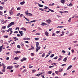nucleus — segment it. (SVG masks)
I'll list each match as a JSON object with an SVG mask.
<instances>
[{
  "label": "nucleus",
  "instance_id": "nucleus-30",
  "mask_svg": "<svg viewBox=\"0 0 78 78\" xmlns=\"http://www.w3.org/2000/svg\"><path fill=\"white\" fill-rule=\"evenodd\" d=\"M48 9H49V11H50L52 12H54V11L53 10H51V9H49V8H48Z\"/></svg>",
  "mask_w": 78,
  "mask_h": 78
},
{
  "label": "nucleus",
  "instance_id": "nucleus-45",
  "mask_svg": "<svg viewBox=\"0 0 78 78\" xmlns=\"http://www.w3.org/2000/svg\"><path fill=\"white\" fill-rule=\"evenodd\" d=\"M60 33V31H57L56 32V33L57 34H58V33Z\"/></svg>",
  "mask_w": 78,
  "mask_h": 78
},
{
  "label": "nucleus",
  "instance_id": "nucleus-52",
  "mask_svg": "<svg viewBox=\"0 0 78 78\" xmlns=\"http://www.w3.org/2000/svg\"><path fill=\"white\" fill-rule=\"evenodd\" d=\"M52 36H55V35H55V34L53 33L52 34Z\"/></svg>",
  "mask_w": 78,
  "mask_h": 78
},
{
  "label": "nucleus",
  "instance_id": "nucleus-47",
  "mask_svg": "<svg viewBox=\"0 0 78 78\" xmlns=\"http://www.w3.org/2000/svg\"><path fill=\"white\" fill-rule=\"evenodd\" d=\"M45 23H43L41 24V25L42 26H44L45 25Z\"/></svg>",
  "mask_w": 78,
  "mask_h": 78
},
{
  "label": "nucleus",
  "instance_id": "nucleus-3",
  "mask_svg": "<svg viewBox=\"0 0 78 78\" xmlns=\"http://www.w3.org/2000/svg\"><path fill=\"white\" fill-rule=\"evenodd\" d=\"M13 68V66H9L7 67V69H8V70H9V69H12Z\"/></svg>",
  "mask_w": 78,
  "mask_h": 78
},
{
  "label": "nucleus",
  "instance_id": "nucleus-14",
  "mask_svg": "<svg viewBox=\"0 0 78 78\" xmlns=\"http://www.w3.org/2000/svg\"><path fill=\"white\" fill-rule=\"evenodd\" d=\"M63 71V69L62 68H60L59 69V72H62Z\"/></svg>",
  "mask_w": 78,
  "mask_h": 78
},
{
  "label": "nucleus",
  "instance_id": "nucleus-9",
  "mask_svg": "<svg viewBox=\"0 0 78 78\" xmlns=\"http://www.w3.org/2000/svg\"><path fill=\"white\" fill-rule=\"evenodd\" d=\"M9 13L11 15H12V14H13V12H12V10L9 11Z\"/></svg>",
  "mask_w": 78,
  "mask_h": 78
},
{
  "label": "nucleus",
  "instance_id": "nucleus-18",
  "mask_svg": "<svg viewBox=\"0 0 78 78\" xmlns=\"http://www.w3.org/2000/svg\"><path fill=\"white\" fill-rule=\"evenodd\" d=\"M72 65H70L68 68L67 70H69V69H71V68H72Z\"/></svg>",
  "mask_w": 78,
  "mask_h": 78
},
{
  "label": "nucleus",
  "instance_id": "nucleus-22",
  "mask_svg": "<svg viewBox=\"0 0 78 78\" xmlns=\"http://www.w3.org/2000/svg\"><path fill=\"white\" fill-rule=\"evenodd\" d=\"M15 67L16 68H18L19 67V65H16L15 66Z\"/></svg>",
  "mask_w": 78,
  "mask_h": 78
},
{
  "label": "nucleus",
  "instance_id": "nucleus-64",
  "mask_svg": "<svg viewBox=\"0 0 78 78\" xmlns=\"http://www.w3.org/2000/svg\"><path fill=\"white\" fill-rule=\"evenodd\" d=\"M12 41V40H10L9 41H8V42H9V43H10V42H11V41Z\"/></svg>",
  "mask_w": 78,
  "mask_h": 78
},
{
  "label": "nucleus",
  "instance_id": "nucleus-60",
  "mask_svg": "<svg viewBox=\"0 0 78 78\" xmlns=\"http://www.w3.org/2000/svg\"><path fill=\"white\" fill-rule=\"evenodd\" d=\"M55 73H56V74H58V71H55Z\"/></svg>",
  "mask_w": 78,
  "mask_h": 78
},
{
  "label": "nucleus",
  "instance_id": "nucleus-27",
  "mask_svg": "<svg viewBox=\"0 0 78 78\" xmlns=\"http://www.w3.org/2000/svg\"><path fill=\"white\" fill-rule=\"evenodd\" d=\"M66 61H67V58H64L63 59V61L64 62H66Z\"/></svg>",
  "mask_w": 78,
  "mask_h": 78
},
{
  "label": "nucleus",
  "instance_id": "nucleus-16",
  "mask_svg": "<svg viewBox=\"0 0 78 78\" xmlns=\"http://www.w3.org/2000/svg\"><path fill=\"white\" fill-rule=\"evenodd\" d=\"M21 52L20 51H15V53H16V54H17V53H20Z\"/></svg>",
  "mask_w": 78,
  "mask_h": 78
},
{
  "label": "nucleus",
  "instance_id": "nucleus-50",
  "mask_svg": "<svg viewBox=\"0 0 78 78\" xmlns=\"http://www.w3.org/2000/svg\"><path fill=\"white\" fill-rule=\"evenodd\" d=\"M39 49H37V48H36V52H37L38 51V50H39Z\"/></svg>",
  "mask_w": 78,
  "mask_h": 78
},
{
  "label": "nucleus",
  "instance_id": "nucleus-37",
  "mask_svg": "<svg viewBox=\"0 0 78 78\" xmlns=\"http://www.w3.org/2000/svg\"><path fill=\"white\" fill-rule=\"evenodd\" d=\"M19 28H20L19 27H17L15 29V30H18L19 31Z\"/></svg>",
  "mask_w": 78,
  "mask_h": 78
},
{
  "label": "nucleus",
  "instance_id": "nucleus-26",
  "mask_svg": "<svg viewBox=\"0 0 78 78\" xmlns=\"http://www.w3.org/2000/svg\"><path fill=\"white\" fill-rule=\"evenodd\" d=\"M6 28V26H5L3 27H2V30L5 29Z\"/></svg>",
  "mask_w": 78,
  "mask_h": 78
},
{
  "label": "nucleus",
  "instance_id": "nucleus-63",
  "mask_svg": "<svg viewBox=\"0 0 78 78\" xmlns=\"http://www.w3.org/2000/svg\"><path fill=\"white\" fill-rule=\"evenodd\" d=\"M67 75V73H64V74H63V76H65V75Z\"/></svg>",
  "mask_w": 78,
  "mask_h": 78
},
{
  "label": "nucleus",
  "instance_id": "nucleus-59",
  "mask_svg": "<svg viewBox=\"0 0 78 78\" xmlns=\"http://www.w3.org/2000/svg\"><path fill=\"white\" fill-rule=\"evenodd\" d=\"M19 31V33H23V31H20V30Z\"/></svg>",
  "mask_w": 78,
  "mask_h": 78
},
{
  "label": "nucleus",
  "instance_id": "nucleus-58",
  "mask_svg": "<svg viewBox=\"0 0 78 78\" xmlns=\"http://www.w3.org/2000/svg\"><path fill=\"white\" fill-rule=\"evenodd\" d=\"M0 42L2 44H3V40H1L0 41Z\"/></svg>",
  "mask_w": 78,
  "mask_h": 78
},
{
  "label": "nucleus",
  "instance_id": "nucleus-54",
  "mask_svg": "<svg viewBox=\"0 0 78 78\" xmlns=\"http://www.w3.org/2000/svg\"><path fill=\"white\" fill-rule=\"evenodd\" d=\"M77 41H73V42L74 44H76V42H77Z\"/></svg>",
  "mask_w": 78,
  "mask_h": 78
},
{
  "label": "nucleus",
  "instance_id": "nucleus-46",
  "mask_svg": "<svg viewBox=\"0 0 78 78\" xmlns=\"http://www.w3.org/2000/svg\"><path fill=\"white\" fill-rule=\"evenodd\" d=\"M28 38H26V37H25V38H23V39L24 40H28Z\"/></svg>",
  "mask_w": 78,
  "mask_h": 78
},
{
  "label": "nucleus",
  "instance_id": "nucleus-7",
  "mask_svg": "<svg viewBox=\"0 0 78 78\" xmlns=\"http://www.w3.org/2000/svg\"><path fill=\"white\" fill-rule=\"evenodd\" d=\"M46 22L48 23H50V22H51V20H50V19H49L48 20H46Z\"/></svg>",
  "mask_w": 78,
  "mask_h": 78
},
{
  "label": "nucleus",
  "instance_id": "nucleus-13",
  "mask_svg": "<svg viewBox=\"0 0 78 78\" xmlns=\"http://www.w3.org/2000/svg\"><path fill=\"white\" fill-rule=\"evenodd\" d=\"M42 74V73H41L40 74H38L36 75V76H39L40 75H41Z\"/></svg>",
  "mask_w": 78,
  "mask_h": 78
},
{
  "label": "nucleus",
  "instance_id": "nucleus-39",
  "mask_svg": "<svg viewBox=\"0 0 78 78\" xmlns=\"http://www.w3.org/2000/svg\"><path fill=\"white\" fill-rule=\"evenodd\" d=\"M58 58V56H56L55 57L53 58V59H56Z\"/></svg>",
  "mask_w": 78,
  "mask_h": 78
},
{
  "label": "nucleus",
  "instance_id": "nucleus-28",
  "mask_svg": "<svg viewBox=\"0 0 78 78\" xmlns=\"http://www.w3.org/2000/svg\"><path fill=\"white\" fill-rule=\"evenodd\" d=\"M1 23L2 24H3V23H5L6 22H5V21H1Z\"/></svg>",
  "mask_w": 78,
  "mask_h": 78
},
{
  "label": "nucleus",
  "instance_id": "nucleus-24",
  "mask_svg": "<svg viewBox=\"0 0 78 78\" xmlns=\"http://www.w3.org/2000/svg\"><path fill=\"white\" fill-rule=\"evenodd\" d=\"M38 9H39V10H41V11H43L44 10L43 9H42L41 8H39Z\"/></svg>",
  "mask_w": 78,
  "mask_h": 78
},
{
  "label": "nucleus",
  "instance_id": "nucleus-4",
  "mask_svg": "<svg viewBox=\"0 0 78 78\" xmlns=\"http://www.w3.org/2000/svg\"><path fill=\"white\" fill-rule=\"evenodd\" d=\"M23 61H27V58H23L22 59H21V62H23Z\"/></svg>",
  "mask_w": 78,
  "mask_h": 78
},
{
  "label": "nucleus",
  "instance_id": "nucleus-29",
  "mask_svg": "<svg viewBox=\"0 0 78 78\" xmlns=\"http://www.w3.org/2000/svg\"><path fill=\"white\" fill-rule=\"evenodd\" d=\"M2 67H3H3H6V66H5V64H4L2 63Z\"/></svg>",
  "mask_w": 78,
  "mask_h": 78
},
{
  "label": "nucleus",
  "instance_id": "nucleus-33",
  "mask_svg": "<svg viewBox=\"0 0 78 78\" xmlns=\"http://www.w3.org/2000/svg\"><path fill=\"white\" fill-rule=\"evenodd\" d=\"M5 38H8V35H5L3 36Z\"/></svg>",
  "mask_w": 78,
  "mask_h": 78
},
{
  "label": "nucleus",
  "instance_id": "nucleus-23",
  "mask_svg": "<svg viewBox=\"0 0 78 78\" xmlns=\"http://www.w3.org/2000/svg\"><path fill=\"white\" fill-rule=\"evenodd\" d=\"M69 6H72L73 5L71 3H70L68 5Z\"/></svg>",
  "mask_w": 78,
  "mask_h": 78
},
{
  "label": "nucleus",
  "instance_id": "nucleus-35",
  "mask_svg": "<svg viewBox=\"0 0 78 78\" xmlns=\"http://www.w3.org/2000/svg\"><path fill=\"white\" fill-rule=\"evenodd\" d=\"M45 7H44V9H48V8H48V7H47V6H45Z\"/></svg>",
  "mask_w": 78,
  "mask_h": 78
},
{
  "label": "nucleus",
  "instance_id": "nucleus-5",
  "mask_svg": "<svg viewBox=\"0 0 78 78\" xmlns=\"http://www.w3.org/2000/svg\"><path fill=\"white\" fill-rule=\"evenodd\" d=\"M5 70H6V67H3V69H2V71L3 72H5Z\"/></svg>",
  "mask_w": 78,
  "mask_h": 78
},
{
  "label": "nucleus",
  "instance_id": "nucleus-48",
  "mask_svg": "<svg viewBox=\"0 0 78 78\" xmlns=\"http://www.w3.org/2000/svg\"><path fill=\"white\" fill-rule=\"evenodd\" d=\"M3 14V12L2 11H0V15H2Z\"/></svg>",
  "mask_w": 78,
  "mask_h": 78
},
{
  "label": "nucleus",
  "instance_id": "nucleus-31",
  "mask_svg": "<svg viewBox=\"0 0 78 78\" xmlns=\"http://www.w3.org/2000/svg\"><path fill=\"white\" fill-rule=\"evenodd\" d=\"M48 74H51L52 73V72L51 71H49L48 72Z\"/></svg>",
  "mask_w": 78,
  "mask_h": 78
},
{
  "label": "nucleus",
  "instance_id": "nucleus-36",
  "mask_svg": "<svg viewBox=\"0 0 78 78\" xmlns=\"http://www.w3.org/2000/svg\"><path fill=\"white\" fill-rule=\"evenodd\" d=\"M3 7H2V6H0V9L1 10H3Z\"/></svg>",
  "mask_w": 78,
  "mask_h": 78
},
{
  "label": "nucleus",
  "instance_id": "nucleus-41",
  "mask_svg": "<svg viewBox=\"0 0 78 78\" xmlns=\"http://www.w3.org/2000/svg\"><path fill=\"white\" fill-rule=\"evenodd\" d=\"M12 32H13V31H10L9 35H11V34H12Z\"/></svg>",
  "mask_w": 78,
  "mask_h": 78
},
{
  "label": "nucleus",
  "instance_id": "nucleus-34",
  "mask_svg": "<svg viewBox=\"0 0 78 78\" xmlns=\"http://www.w3.org/2000/svg\"><path fill=\"white\" fill-rule=\"evenodd\" d=\"M24 45V44H23V43H21V46H22V47H23V45Z\"/></svg>",
  "mask_w": 78,
  "mask_h": 78
},
{
  "label": "nucleus",
  "instance_id": "nucleus-19",
  "mask_svg": "<svg viewBox=\"0 0 78 78\" xmlns=\"http://www.w3.org/2000/svg\"><path fill=\"white\" fill-rule=\"evenodd\" d=\"M21 30H23V31H26L27 30L24 27H22L21 28Z\"/></svg>",
  "mask_w": 78,
  "mask_h": 78
},
{
  "label": "nucleus",
  "instance_id": "nucleus-10",
  "mask_svg": "<svg viewBox=\"0 0 78 78\" xmlns=\"http://www.w3.org/2000/svg\"><path fill=\"white\" fill-rule=\"evenodd\" d=\"M44 34H45L46 36H48V32L47 31H46L45 32Z\"/></svg>",
  "mask_w": 78,
  "mask_h": 78
},
{
  "label": "nucleus",
  "instance_id": "nucleus-1",
  "mask_svg": "<svg viewBox=\"0 0 78 78\" xmlns=\"http://www.w3.org/2000/svg\"><path fill=\"white\" fill-rule=\"evenodd\" d=\"M15 23H14V22H12L10 23L7 26V28H9L10 27H11L12 25H14Z\"/></svg>",
  "mask_w": 78,
  "mask_h": 78
},
{
  "label": "nucleus",
  "instance_id": "nucleus-15",
  "mask_svg": "<svg viewBox=\"0 0 78 78\" xmlns=\"http://www.w3.org/2000/svg\"><path fill=\"white\" fill-rule=\"evenodd\" d=\"M12 31V28H10L7 30V32H9V31Z\"/></svg>",
  "mask_w": 78,
  "mask_h": 78
},
{
  "label": "nucleus",
  "instance_id": "nucleus-32",
  "mask_svg": "<svg viewBox=\"0 0 78 78\" xmlns=\"http://www.w3.org/2000/svg\"><path fill=\"white\" fill-rule=\"evenodd\" d=\"M55 56V55L54 54H51V55L50 57L51 58H53V56Z\"/></svg>",
  "mask_w": 78,
  "mask_h": 78
},
{
  "label": "nucleus",
  "instance_id": "nucleus-55",
  "mask_svg": "<svg viewBox=\"0 0 78 78\" xmlns=\"http://www.w3.org/2000/svg\"><path fill=\"white\" fill-rule=\"evenodd\" d=\"M20 7H18L17 8V10H19L20 9Z\"/></svg>",
  "mask_w": 78,
  "mask_h": 78
},
{
  "label": "nucleus",
  "instance_id": "nucleus-42",
  "mask_svg": "<svg viewBox=\"0 0 78 78\" xmlns=\"http://www.w3.org/2000/svg\"><path fill=\"white\" fill-rule=\"evenodd\" d=\"M37 49H38V50H39V49H40V48H41V47L39 46V47H37Z\"/></svg>",
  "mask_w": 78,
  "mask_h": 78
},
{
  "label": "nucleus",
  "instance_id": "nucleus-49",
  "mask_svg": "<svg viewBox=\"0 0 78 78\" xmlns=\"http://www.w3.org/2000/svg\"><path fill=\"white\" fill-rule=\"evenodd\" d=\"M31 56H34V54L33 53H32L31 54Z\"/></svg>",
  "mask_w": 78,
  "mask_h": 78
},
{
  "label": "nucleus",
  "instance_id": "nucleus-44",
  "mask_svg": "<svg viewBox=\"0 0 78 78\" xmlns=\"http://www.w3.org/2000/svg\"><path fill=\"white\" fill-rule=\"evenodd\" d=\"M44 56H45V53H43V54L42 55V57H44Z\"/></svg>",
  "mask_w": 78,
  "mask_h": 78
},
{
  "label": "nucleus",
  "instance_id": "nucleus-43",
  "mask_svg": "<svg viewBox=\"0 0 78 78\" xmlns=\"http://www.w3.org/2000/svg\"><path fill=\"white\" fill-rule=\"evenodd\" d=\"M62 53H66V51L64 50H62Z\"/></svg>",
  "mask_w": 78,
  "mask_h": 78
},
{
  "label": "nucleus",
  "instance_id": "nucleus-57",
  "mask_svg": "<svg viewBox=\"0 0 78 78\" xmlns=\"http://www.w3.org/2000/svg\"><path fill=\"white\" fill-rule=\"evenodd\" d=\"M54 66H49V68H51L52 67H53Z\"/></svg>",
  "mask_w": 78,
  "mask_h": 78
},
{
  "label": "nucleus",
  "instance_id": "nucleus-51",
  "mask_svg": "<svg viewBox=\"0 0 78 78\" xmlns=\"http://www.w3.org/2000/svg\"><path fill=\"white\" fill-rule=\"evenodd\" d=\"M14 33H16V34H17V33H18V31H15L14 32Z\"/></svg>",
  "mask_w": 78,
  "mask_h": 78
},
{
  "label": "nucleus",
  "instance_id": "nucleus-2",
  "mask_svg": "<svg viewBox=\"0 0 78 78\" xmlns=\"http://www.w3.org/2000/svg\"><path fill=\"white\" fill-rule=\"evenodd\" d=\"M25 13L26 14V15H27V16H33V15L32 14H31L30 13H27L26 12H25Z\"/></svg>",
  "mask_w": 78,
  "mask_h": 78
},
{
  "label": "nucleus",
  "instance_id": "nucleus-8",
  "mask_svg": "<svg viewBox=\"0 0 78 78\" xmlns=\"http://www.w3.org/2000/svg\"><path fill=\"white\" fill-rule=\"evenodd\" d=\"M65 0H61L60 1L63 4H64L65 3Z\"/></svg>",
  "mask_w": 78,
  "mask_h": 78
},
{
  "label": "nucleus",
  "instance_id": "nucleus-56",
  "mask_svg": "<svg viewBox=\"0 0 78 78\" xmlns=\"http://www.w3.org/2000/svg\"><path fill=\"white\" fill-rule=\"evenodd\" d=\"M1 4H2V5H4V4H5V2H1Z\"/></svg>",
  "mask_w": 78,
  "mask_h": 78
},
{
  "label": "nucleus",
  "instance_id": "nucleus-38",
  "mask_svg": "<svg viewBox=\"0 0 78 78\" xmlns=\"http://www.w3.org/2000/svg\"><path fill=\"white\" fill-rule=\"evenodd\" d=\"M17 47L18 48H20V46L19 45H18L17 46Z\"/></svg>",
  "mask_w": 78,
  "mask_h": 78
},
{
  "label": "nucleus",
  "instance_id": "nucleus-61",
  "mask_svg": "<svg viewBox=\"0 0 78 78\" xmlns=\"http://www.w3.org/2000/svg\"><path fill=\"white\" fill-rule=\"evenodd\" d=\"M25 42L26 43H27V44H28V43H29V42L27 41H25Z\"/></svg>",
  "mask_w": 78,
  "mask_h": 78
},
{
  "label": "nucleus",
  "instance_id": "nucleus-17",
  "mask_svg": "<svg viewBox=\"0 0 78 78\" xmlns=\"http://www.w3.org/2000/svg\"><path fill=\"white\" fill-rule=\"evenodd\" d=\"M36 47H38V46H39V43L38 42H36Z\"/></svg>",
  "mask_w": 78,
  "mask_h": 78
},
{
  "label": "nucleus",
  "instance_id": "nucleus-53",
  "mask_svg": "<svg viewBox=\"0 0 78 78\" xmlns=\"http://www.w3.org/2000/svg\"><path fill=\"white\" fill-rule=\"evenodd\" d=\"M35 40H36L37 41L38 40H39V38H36L34 39Z\"/></svg>",
  "mask_w": 78,
  "mask_h": 78
},
{
  "label": "nucleus",
  "instance_id": "nucleus-62",
  "mask_svg": "<svg viewBox=\"0 0 78 78\" xmlns=\"http://www.w3.org/2000/svg\"><path fill=\"white\" fill-rule=\"evenodd\" d=\"M16 16H20V13H18L17 15H16Z\"/></svg>",
  "mask_w": 78,
  "mask_h": 78
},
{
  "label": "nucleus",
  "instance_id": "nucleus-21",
  "mask_svg": "<svg viewBox=\"0 0 78 78\" xmlns=\"http://www.w3.org/2000/svg\"><path fill=\"white\" fill-rule=\"evenodd\" d=\"M25 3V1H23V2H21L20 3V5H23Z\"/></svg>",
  "mask_w": 78,
  "mask_h": 78
},
{
  "label": "nucleus",
  "instance_id": "nucleus-11",
  "mask_svg": "<svg viewBox=\"0 0 78 78\" xmlns=\"http://www.w3.org/2000/svg\"><path fill=\"white\" fill-rule=\"evenodd\" d=\"M14 59L16 60H18L19 59V58L18 57H16L14 58Z\"/></svg>",
  "mask_w": 78,
  "mask_h": 78
},
{
  "label": "nucleus",
  "instance_id": "nucleus-20",
  "mask_svg": "<svg viewBox=\"0 0 78 78\" xmlns=\"http://www.w3.org/2000/svg\"><path fill=\"white\" fill-rule=\"evenodd\" d=\"M37 20H34L30 22V23H32V22H35Z\"/></svg>",
  "mask_w": 78,
  "mask_h": 78
},
{
  "label": "nucleus",
  "instance_id": "nucleus-40",
  "mask_svg": "<svg viewBox=\"0 0 78 78\" xmlns=\"http://www.w3.org/2000/svg\"><path fill=\"white\" fill-rule=\"evenodd\" d=\"M35 71H36V70L33 69L32 70V73H34V72H35Z\"/></svg>",
  "mask_w": 78,
  "mask_h": 78
},
{
  "label": "nucleus",
  "instance_id": "nucleus-25",
  "mask_svg": "<svg viewBox=\"0 0 78 78\" xmlns=\"http://www.w3.org/2000/svg\"><path fill=\"white\" fill-rule=\"evenodd\" d=\"M2 47H3V46H1L0 47V52H1L2 50Z\"/></svg>",
  "mask_w": 78,
  "mask_h": 78
},
{
  "label": "nucleus",
  "instance_id": "nucleus-12",
  "mask_svg": "<svg viewBox=\"0 0 78 78\" xmlns=\"http://www.w3.org/2000/svg\"><path fill=\"white\" fill-rule=\"evenodd\" d=\"M37 4H38V6H39V7H43V6H44L43 5H41L39 3H37Z\"/></svg>",
  "mask_w": 78,
  "mask_h": 78
},
{
  "label": "nucleus",
  "instance_id": "nucleus-6",
  "mask_svg": "<svg viewBox=\"0 0 78 78\" xmlns=\"http://www.w3.org/2000/svg\"><path fill=\"white\" fill-rule=\"evenodd\" d=\"M14 39H15L14 40V41H15L16 42L17 41H18L19 40V39H18V38L16 37H13Z\"/></svg>",
  "mask_w": 78,
  "mask_h": 78
}]
</instances>
